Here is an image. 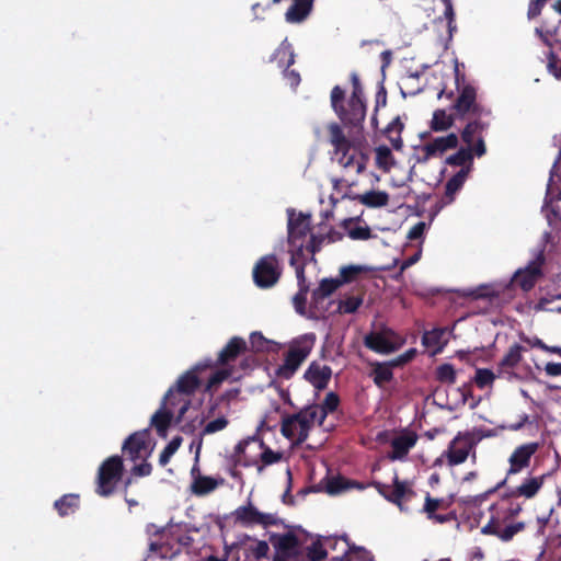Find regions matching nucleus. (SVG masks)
<instances>
[{
	"label": "nucleus",
	"instance_id": "f257e3e1",
	"mask_svg": "<svg viewBox=\"0 0 561 561\" xmlns=\"http://www.w3.org/2000/svg\"><path fill=\"white\" fill-rule=\"evenodd\" d=\"M457 95L450 106L458 121L466 122L460 136L465 144L474 141L476 136H483L490 126L492 110L479 102L478 90L471 83H461L456 78Z\"/></svg>",
	"mask_w": 561,
	"mask_h": 561
},
{
	"label": "nucleus",
	"instance_id": "f03ea898",
	"mask_svg": "<svg viewBox=\"0 0 561 561\" xmlns=\"http://www.w3.org/2000/svg\"><path fill=\"white\" fill-rule=\"evenodd\" d=\"M331 107L346 128H362L366 118V100L345 98V90L334 85L330 94Z\"/></svg>",
	"mask_w": 561,
	"mask_h": 561
},
{
	"label": "nucleus",
	"instance_id": "7ed1b4c3",
	"mask_svg": "<svg viewBox=\"0 0 561 561\" xmlns=\"http://www.w3.org/2000/svg\"><path fill=\"white\" fill-rule=\"evenodd\" d=\"M317 407H305L294 414L282 416L280 433L291 443L298 445L304 443L317 420Z\"/></svg>",
	"mask_w": 561,
	"mask_h": 561
},
{
	"label": "nucleus",
	"instance_id": "20e7f679",
	"mask_svg": "<svg viewBox=\"0 0 561 561\" xmlns=\"http://www.w3.org/2000/svg\"><path fill=\"white\" fill-rule=\"evenodd\" d=\"M328 130L330 144L333 146L335 154H340L337 158L339 163L344 169L355 168L357 174L362 173L366 168L368 158L363 153H350L352 144L337 123L330 124Z\"/></svg>",
	"mask_w": 561,
	"mask_h": 561
},
{
	"label": "nucleus",
	"instance_id": "39448f33",
	"mask_svg": "<svg viewBox=\"0 0 561 561\" xmlns=\"http://www.w3.org/2000/svg\"><path fill=\"white\" fill-rule=\"evenodd\" d=\"M353 551L348 541L344 537H323L312 541L307 547V558L310 561H339Z\"/></svg>",
	"mask_w": 561,
	"mask_h": 561
},
{
	"label": "nucleus",
	"instance_id": "423d86ee",
	"mask_svg": "<svg viewBox=\"0 0 561 561\" xmlns=\"http://www.w3.org/2000/svg\"><path fill=\"white\" fill-rule=\"evenodd\" d=\"M314 333H306L293 340L287 353L285 354L284 364L279 371L285 377H290L304 363L311 353L316 343Z\"/></svg>",
	"mask_w": 561,
	"mask_h": 561
},
{
	"label": "nucleus",
	"instance_id": "0eeeda50",
	"mask_svg": "<svg viewBox=\"0 0 561 561\" xmlns=\"http://www.w3.org/2000/svg\"><path fill=\"white\" fill-rule=\"evenodd\" d=\"M270 551L268 543L264 540L250 537L248 535L240 536L236 542L226 546V553H237V559L242 561H260L267 557Z\"/></svg>",
	"mask_w": 561,
	"mask_h": 561
},
{
	"label": "nucleus",
	"instance_id": "6e6552de",
	"mask_svg": "<svg viewBox=\"0 0 561 561\" xmlns=\"http://www.w3.org/2000/svg\"><path fill=\"white\" fill-rule=\"evenodd\" d=\"M283 273L275 254L262 256L253 267V282L259 288H271L279 280Z\"/></svg>",
	"mask_w": 561,
	"mask_h": 561
},
{
	"label": "nucleus",
	"instance_id": "1a4fd4ad",
	"mask_svg": "<svg viewBox=\"0 0 561 561\" xmlns=\"http://www.w3.org/2000/svg\"><path fill=\"white\" fill-rule=\"evenodd\" d=\"M123 478L122 458H107L99 469L98 493L107 496Z\"/></svg>",
	"mask_w": 561,
	"mask_h": 561
},
{
	"label": "nucleus",
	"instance_id": "9d476101",
	"mask_svg": "<svg viewBox=\"0 0 561 561\" xmlns=\"http://www.w3.org/2000/svg\"><path fill=\"white\" fill-rule=\"evenodd\" d=\"M404 341L391 329L371 331L364 339L367 348L378 354H390L398 351Z\"/></svg>",
	"mask_w": 561,
	"mask_h": 561
},
{
	"label": "nucleus",
	"instance_id": "9b49d317",
	"mask_svg": "<svg viewBox=\"0 0 561 561\" xmlns=\"http://www.w3.org/2000/svg\"><path fill=\"white\" fill-rule=\"evenodd\" d=\"M156 442L150 428H144L131 433L122 444L123 456H150Z\"/></svg>",
	"mask_w": 561,
	"mask_h": 561
},
{
	"label": "nucleus",
	"instance_id": "f8f14e48",
	"mask_svg": "<svg viewBox=\"0 0 561 561\" xmlns=\"http://www.w3.org/2000/svg\"><path fill=\"white\" fill-rule=\"evenodd\" d=\"M182 399H178V397L173 394V389H169L163 397L161 407L151 416L148 428H154L159 436L165 438L168 430L173 420V412L170 411L167 407L168 404L174 407L176 403H180Z\"/></svg>",
	"mask_w": 561,
	"mask_h": 561
},
{
	"label": "nucleus",
	"instance_id": "ddd939ff",
	"mask_svg": "<svg viewBox=\"0 0 561 561\" xmlns=\"http://www.w3.org/2000/svg\"><path fill=\"white\" fill-rule=\"evenodd\" d=\"M486 153V146L483 136H476L474 141L466 144V147H461L457 152L450 154L446 159V163L453 167H461L472 169L473 157H482Z\"/></svg>",
	"mask_w": 561,
	"mask_h": 561
},
{
	"label": "nucleus",
	"instance_id": "4468645a",
	"mask_svg": "<svg viewBox=\"0 0 561 561\" xmlns=\"http://www.w3.org/2000/svg\"><path fill=\"white\" fill-rule=\"evenodd\" d=\"M543 262V255L539 254L535 260L530 261L526 267L519 268L515 272L512 278V284L524 291L533 289L537 282L542 277Z\"/></svg>",
	"mask_w": 561,
	"mask_h": 561
},
{
	"label": "nucleus",
	"instance_id": "2eb2a0df",
	"mask_svg": "<svg viewBox=\"0 0 561 561\" xmlns=\"http://www.w3.org/2000/svg\"><path fill=\"white\" fill-rule=\"evenodd\" d=\"M311 231V215L288 210L287 240L288 244L305 243V239Z\"/></svg>",
	"mask_w": 561,
	"mask_h": 561
},
{
	"label": "nucleus",
	"instance_id": "dca6fc26",
	"mask_svg": "<svg viewBox=\"0 0 561 561\" xmlns=\"http://www.w3.org/2000/svg\"><path fill=\"white\" fill-rule=\"evenodd\" d=\"M527 352V347L514 343L512 344L503 358L499 362L496 370L497 377L503 378L507 381H512L517 378V375L514 373V369L518 366V364L523 360V354Z\"/></svg>",
	"mask_w": 561,
	"mask_h": 561
},
{
	"label": "nucleus",
	"instance_id": "f3484780",
	"mask_svg": "<svg viewBox=\"0 0 561 561\" xmlns=\"http://www.w3.org/2000/svg\"><path fill=\"white\" fill-rule=\"evenodd\" d=\"M481 439L482 437L476 433H459L442 456H474V447Z\"/></svg>",
	"mask_w": 561,
	"mask_h": 561
},
{
	"label": "nucleus",
	"instance_id": "a211bd4d",
	"mask_svg": "<svg viewBox=\"0 0 561 561\" xmlns=\"http://www.w3.org/2000/svg\"><path fill=\"white\" fill-rule=\"evenodd\" d=\"M274 561H304L298 540L293 535L280 536L275 542Z\"/></svg>",
	"mask_w": 561,
	"mask_h": 561
},
{
	"label": "nucleus",
	"instance_id": "6ab92c4d",
	"mask_svg": "<svg viewBox=\"0 0 561 561\" xmlns=\"http://www.w3.org/2000/svg\"><path fill=\"white\" fill-rule=\"evenodd\" d=\"M234 456H282L267 447L259 434L249 436L239 442L234 448Z\"/></svg>",
	"mask_w": 561,
	"mask_h": 561
},
{
	"label": "nucleus",
	"instance_id": "aec40b11",
	"mask_svg": "<svg viewBox=\"0 0 561 561\" xmlns=\"http://www.w3.org/2000/svg\"><path fill=\"white\" fill-rule=\"evenodd\" d=\"M234 518L238 523L244 526H267L274 524L276 520V517L274 515L261 513L256 507H254L251 504L238 507L234 511Z\"/></svg>",
	"mask_w": 561,
	"mask_h": 561
},
{
	"label": "nucleus",
	"instance_id": "412c9836",
	"mask_svg": "<svg viewBox=\"0 0 561 561\" xmlns=\"http://www.w3.org/2000/svg\"><path fill=\"white\" fill-rule=\"evenodd\" d=\"M525 524L522 522L504 525L500 515L492 516L491 520L482 528L483 534H491L503 541L511 540L516 534L522 531Z\"/></svg>",
	"mask_w": 561,
	"mask_h": 561
},
{
	"label": "nucleus",
	"instance_id": "4be33fe9",
	"mask_svg": "<svg viewBox=\"0 0 561 561\" xmlns=\"http://www.w3.org/2000/svg\"><path fill=\"white\" fill-rule=\"evenodd\" d=\"M469 173V168H462L447 181L445 185V193L435 205L436 211L442 210L445 206L455 201V195L462 188Z\"/></svg>",
	"mask_w": 561,
	"mask_h": 561
},
{
	"label": "nucleus",
	"instance_id": "5701e85b",
	"mask_svg": "<svg viewBox=\"0 0 561 561\" xmlns=\"http://www.w3.org/2000/svg\"><path fill=\"white\" fill-rule=\"evenodd\" d=\"M331 377L332 368L317 360L311 362L304 374V378L319 391L328 387Z\"/></svg>",
	"mask_w": 561,
	"mask_h": 561
},
{
	"label": "nucleus",
	"instance_id": "b1692460",
	"mask_svg": "<svg viewBox=\"0 0 561 561\" xmlns=\"http://www.w3.org/2000/svg\"><path fill=\"white\" fill-rule=\"evenodd\" d=\"M196 460H198V458H196ZM191 476V492L198 496L213 492L219 484L222 483L221 479L203 476L199 471L197 461H195L194 466L192 467Z\"/></svg>",
	"mask_w": 561,
	"mask_h": 561
},
{
	"label": "nucleus",
	"instance_id": "393cba45",
	"mask_svg": "<svg viewBox=\"0 0 561 561\" xmlns=\"http://www.w3.org/2000/svg\"><path fill=\"white\" fill-rule=\"evenodd\" d=\"M458 144V136L454 133H450L447 136L437 137L433 141L423 146V151L425 154L422 159H419V161L426 162L430 158L436 156L437 153L442 154L449 149L457 148Z\"/></svg>",
	"mask_w": 561,
	"mask_h": 561
},
{
	"label": "nucleus",
	"instance_id": "a878e982",
	"mask_svg": "<svg viewBox=\"0 0 561 561\" xmlns=\"http://www.w3.org/2000/svg\"><path fill=\"white\" fill-rule=\"evenodd\" d=\"M417 438V434L411 430H402L394 434L390 439L392 453L388 454V456H405L416 444Z\"/></svg>",
	"mask_w": 561,
	"mask_h": 561
},
{
	"label": "nucleus",
	"instance_id": "bb28decb",
	"mask_svg": "<svg viewBox=\"0 0 561 561\" xmlns=\"http://www.w3.org/2000/svg\"><path fill=\"white\" fill-rule=\"evenodd\" d=\"M282 0H272L273 4L280 3ZM314 0H293L291 5L285 13V20L288 23H301L311 13Z\"/></svg>",
	"mask_w": 561,
	"mask_h": 561
},
{
	"label": "nucleus",
	"instance_id": "cd10ccee",
	"mask_svg": "<svg viewBox=\"0 0 561 561\" xmlns=\"http://www.w3.org/2000/svg\"><path fill=\"white\" fill-rule=\"evenodd\" d=\"M380 492L388 499L390 502L396 503L401 511H407L408 507L405 503L409 502L414 493L405 482L394 481L393 486L388 488V490H380Z\"/></svg>",
	"mask_w": 561,
	"mask_h": 561
},
{
	"label": "nucleus",
	"instance_id": "c85d7f7f",
	"mask_svg": "<svg viewBox=\"0 0 561 561\" xmlns=\"http://www.w3.org/2000/svg\"><path fill=\"white\" fill-rule=\"evenodd\" d=\"M247 351V343L242 337L233 336L229 340L226 346L220 351L217 365L229 366L233 363L239 355Z\"/></svg>",
	"mask_w": 561,
	"mask_h": 561
},
{
	"label": "nucleus",
	"instance_id": "c756f323",
	"mask_svg": "<svg viewBox=\"0 0 561 561\" xmlns=\"http://www.w3.org/2000/svg\"><path fill=\"white\" fill-rule=\"evenodd\" d=\"M353 488L363 489L364 486L357 482L348 481L341 476L328 477L322 481L323 491L331 495L342 493Z\"/></svg>",
	"mask_w": 561,
	"mask_h": 561
},
{
	"label": "nucleus",
	"instance_id": "7c9ffc66",
	"mask_svg": "<svg viewBox=\"0 0 561 561\" xmlns=\"http://www.w3.org/2000/svg\"><path fill=\"white\" fill-rule=\"evenodd\" d=\"M393 367L394 365L391 360L383 363L376 362L371 364V373L369 376L378 388H383L386 383L393 379Z\"/></svg>",
	"mask_w": 561,
	"mask_h": 561
},
{
	"label": "nucleus",
	"instance_id": "2f4dec72",
	"mask_svg": "<svg viewBox=\"0 0 561 561\" xmlns=\"http://www.w3.org/2000/svg\"><path fill=\"white\" fill-rule=\"evenodd\" d=\"M199 379L195 371H186L176 381L175 386L172 387L173 392H178V396H191L199 387ZM175 396V393H173Z\"/></svg>",
	"mask_w": 561,
	"mask_h": 561
},
{
	"label": "nucleus",
	"instance_id": "473e14b6",
	"mask_svg": "<svg viewBox=\"0 0 561 561\" xmlns=\"http://www.w3.org/2000/svg\"><path fill=\"white\" fill-rule=\"evenodd\" d=\"M353 199L369 208L385 207L389 203V194L385 191H368L364 194H357Z\"/></svg>",
	"mask_w": 561,
	"mask_h": 561
},
{
	"label": "nucleus",
	"instance_id": "72a5a7b5",
	"mask_svg": "<svg viewBox=\"0 0 561 561\" xmlns=\"http://www.w3.org/2000/svg\"><path fill=\"white\" fill-rule=\"evenodd\" d=\"M455 121H458L454 111L447 113L446 110L437 108L433 113L430 127L433 131H445L454 126Z\"/></svg>",
	"mask_w": 561,
	"mask_h": 561
},
{
	"label": "nucleus",
	"instance_id": "f704fd0d",
	"mask_svg": "<svg viewBox=\"0 0 561 561\" xmlns=\"http://www.w3.org/2000/svg\"><path fill=\"white\" fill-rule=\"evenodd\" d=\"M340 405V397L337 393L331 391L327 393L321 404H309L308 407H317V420L318 424L321 426L329 413H333L337 410Z\"/></svg>",
	"mask_w": 561,
	"mask_h": 561
},
{
	"label": "nucleus",
	"instance_id": "c9c22d12",
	"mask_svg": "<svg viewBox=\"0 0 561 561\" xmlns=\"http://www.w3.org/2000/svg\"><path fill=\"white\" fill-rule=\"evenodd\" d=\"M403 128L404 124L402 123L400 116H397L387 125L383 130L385 136L388 138L394 150H401L403 147V140L401 137Z\"/></svg>",
	"mask_w": 561,
	"mask_h": 561
},
{
	"label": "nucleus",
	"instance_id": "e433bc0d",
	"mask_svg": "<svg viewBox=\"0 0 561 561\" xmlns=\"http://www.w3.org/2000/svg\"><path fill=\"white\" fill-rule=\"evenodd\" d=\"M270 61H277L278 67L289 68L295 62V54L291 45L284 39L271 56Z\"/></svg>",
	"mask_w": 561,
	"mask_h": 561
},
{
	"label": "nucleus",
	"instance_id": "4c0bfd02",
	"mask_svg": "<svg viewBox=\"0 0 561 561\" xmlns=\"http://www.w3.org/2000/svg\"><path fill=\"white\" fill-rule=\"evenodd\" d=\"M342 282L337 278H323L319 286L312 291V302L318 304L329 296H331L340 286Z\"/></svg>",
	"mask_w": 561,
	"mask_h": 561
},
{
	"label": "nucleus",
	"instance_id": "58836bf2",
	"mask_svg": "<svg viewBox=\"0 0 561 561\" xmlns=\"http://www.w3.org/2000/svg\"><path fill=\"white\" fill-rule=\"evenodd\" d=\"M291 248L289 250L290 252V260L289 264L291 267L295 268L296 277L299 278L300 270L302 271V275L305 274V268L307 265V257L305 255L306 245L302 242H299L297 244H289Z\"/></svg>",
	"mask_w": 561,
	"mask_h": 561
},
{
	"label": "nucleus",
	"instance_id": "ea45409f",
	"mask_svg": "<svg viewBox=\"0 0 561 561\" xmlns=\"http://www.w3.org/2000/svg\"><path fill=\"white\" fill-rule=\"evenodd\" d=\"M298 283V293L293 298V304L295 310L300 316L306 314V304H307V295L309 293V285L307 283L306 275H302V271L300 270L299 278H297Z\"/></svg>",
	"mask_w": 561,
	"mask_h": 561
},
{
	"label": "nucleus",
	"instance_id": "a19ab883",
	"mask_svg": "<svg viewBox=\"0 0 561 561\" xmlns=\"http://www.w3.org/2000/svg\"><path fill=\"white\" fill-rule=\"evenodd\" d=\"M543 484V476L526 479L516 488L515 493L526 499L534 497Z\"/></svg>",
	"mask_w": 561,
	"mask_h": 561
},
{
	"label": "nucleus",
	"instance_id": "79ce46f5",
	"mask_svg": "<svg viewBox=\"0 0 561 561\" xmlns=\"http://www.w3.org/2000/svg\"><path fill=\"white\" fill-rule=\"evenodd\" d=\"M78 495L67 494L55 502V507L58 511L59 515L65 516L70 513H73L75 510L78 507Z\"/></svg>",
	"mask_w": 561,
	"mask_h": 561
},
{
	"label": "nucleus",
	"instance_id": "37998d69",
	"mask_svg": "<svg viewBox=\"0 0 561 561\" xmlns=\"http://www.w3.org/2000/svg\"><path fill=\"white\" fill-rule=\"evenodd\" d=\"M496 377L497 373L495 374L491 369L478 368L476 370L473 381L478 388L484 389L485 387L491 386Z\"/></svg>",
	"mask_w": 561,
	"mask_h": 561
},
{
	"label": "nucleus",
	"instance_id": "c03bdc74",
	"mask_svg": "<svg viewBox=\"0 0 561 561\" xmlns=\"http://www.w3.org/2000/svg\"><path fill=\"white\" fill-rule=\"evenodd\" d=\"M392 153L387 146H379L376 149V163L383 171H389L392 167Z\"/></svg>",
	"mask_w": 561,
	"mask_h": 561
},
{
	"label": "nucleus",
	"instance_id": "a18cd8bd",
	"mask_svg": "<svg viewBox=\"0 0 561 561\" xmlns=\"http://www.w3.org/2000/svg\"><path fill=\"white\" fill-rule=\"evenodd\" d=\"M362 304L363 298L360 296H350L339 301L337 311L340 313H354Z\"/></svg>",
	"mask_w": 561,
	"mask_h": 561
},
{
	"label": "nucleus",
	"instance_id": "49530a36",
	"mask_svg": "<svg viewBox=\"0 0 561 561\" xmlns=\"http://www.w3.org/2000/svg\"><path fill=\"white\" fill-rule=\"evenodd\" d=\"M436 379L439 382L454 385L456 382V370L451 364H442L436 368Z\"/></svg>",
	"mask_w": 561,
	"mask_h": 561
},
{
	"label": "nucleus",
	"instance_id": "de8ad7c7",
	"mask_svg": "<svg viewBox=\"0 0 561 561\" xmlns=\"http://www.w3.org/2000/svg\"><path fill=\"white\" fill-rule=\"evenodd\" d=\"M363 272H365V267L359 265L343 266L340 270V278L337 279L342 282V285L345 283H351Z\"/></svg>",
	"mask_w": 561,
	"mask_h": 561
},
{
	"label": "nucleus",
	"instance_id": "09e8293b",
	"mask_svg": "<svg viewBox=\"0 0 561 561\" xmlns=\"http://www.w3.org/2000/svg\"><path fill=\"white\" fill-rule=\"evenodd\" d=\"M327 242L325 233H310V240L308 244L306 245V250L311 253V261L314 260V254L321 250L322 244Z\"/></svg>",
	"mask_w": 561,
	"mask_h": 561
},
{
	"label": "nucleus",
	"instance_id": "8fccbe9b",
	"mask_svg": "<svg viewBox=\"0 0 561 561\" xmlns=\"http://www.w3.org/2000/svg\"><path fill=\"white\" fill-rule=\"evenodd\" d=\"M232 376V369L224 366V368L216 370L208 379L207 388H213L220 385L224 380Z\"/></svg>",
	"mask_w": 561,
	"mask_h": 561
},
{
	"label": "nucleus",
	"instance_id": "3c124183",
	"mask_svg": "<svg viewBox=\"0 0 561 561\" xmlns=\"http://www.w3.org/2000/svg\"><path fill=\"white\" fill-rule=\"evenodd\" d=\"M339 561H373L369 553L362 548H353L346 557H342Z\"/></svg>",
	"mask_w": 561,
	"mask_h": 561
},
{
	"label": "nucleus",
	"instance_id": "603ef678",
	"mask_svg": "<svg viewBox=\"0 0 561 561\" xmlns=\"http://www.w3.org/2000/svg\"><path fill=\"white\" fill-rule=\"evenodd\" d=\"M347 233L353 240H368L371 238V230L368 226H356L350 229Z\"/></svg>",
	"mask_w": 561,
	"mask_h": 561
},
{
	"label": "nucleus",
	"instance_id": "864d4df0",
	"mask_svg": "<svg viewBox=\"0 0 561 561\" xmlns=\"http://www.w3.org/2000/svg\"><path fill=\"white\" fill-rule=\"evenodd\" d=\"M442 2L445 5L444 15L448 23L449 34L451 35L453 32L456 30L455 11H454V7H453V2H451V0H442Z\"/></svg>",
	"mask_w": 561,
	"mask_h": 561
},
{
	"label": "nucleus",
	"instance_id": "5fc2aeb1",
	"mask_svg": "<svg viewBox=\"0 0 561 561\" xmlns=\"http://www.w3.org/2000/svg\"><path fill=\"white\" fill-rule=\"evenodd\" d=\"M350 80L352 83L351 96H354V99L358 98V99L365 100L364 88L362 85L358 75L356 72H352L350 76Z\"/></svg>",
	"mask_w": 561,
	"mask_h": 561
},
{
	"label": "nucleus",
	"instance_id": "6e6d98bb",
	"mask_svg": "<svg viewBox=\"0 0 561 561\" xmlns=\"http://www.w3.org/2000/svg\"><path fill=\"white\" fill-rule=\"evenodd\" d=\"M350 80L352 83L351 96H354V99L358 98V99L365 100L364 88L362 85L358 75L356 72H352L350 76Z\"/></svg>",
	"mask_w": 561,
	"mask_h": 561
},
{
	"label": "nucleus",
	"instance_id": "4d7b16f0",
	"mask_svg": "<svg viewBox=\"0 0 561 561\" xmlns=\"http://www.w3.org/2000/svg\"><path fill=\"white\" fill-rule=\"evenodd\" d=\"M228 425V420L225 416L217 417L206 424L204 434H213L224 430Z\"/></svg>",
	"mask_w": 561,
	"mask_h": 561
},
{
	"label": "nucleus",
	"instance_id": "13d9d810",
	"mask_svg": "<svg viewBox=\"0 0 561 561\" xmlns=\"http://www.w3.org/2000/svg\"><path fill=\"white\" fill-rule=\"evenodd\" d=\"M520 505L508 504L507 502H502L496 506L497 515H500V513H503L504 518L516 516L520 512Z\"/></svg>",
	"mask_w": 561,
	"mask_h": 561
},
{
	"label": "nucleus",
	"instance_id": "bf43d9fd",
	"mask_svg": "<svg viewBox=\"0 0 561 561\" xmlns=\"http://www.w3.org/2000/svg\"><path fill=\"white\" fill-rule=\"evenodd\" d=\"M559 59L553 50H550L548 54V62L547 68L548 71L553 75L556 78H561V66H558Z\"/></svg>",
	"mask_w": 561,
	"mask_h": 561
},
{
	"label": "nucleus",
	"instance_id": "052dcab7",
	"mask_svg": "<svg viewBox=\"0 0 561 561\" xmlns=\"http://www.w3.org/2000/svg\"><path fill=\"white\" fill-rule=\"evenodd\" d=\"M518 336H519V340L523 343L527 344L529 347H536V348H539L541 351L547 348V344L541 339H539L537 336L530 337V336L526 335L524 332H520L518 334Z\"/></svg>",
	"mask_w": 561,
	"mask_h": 561
},
{
	"label": "nucleus",
	"instance_id": "680f3d73",
	"mask_svg": "<svg viewBox=\"0 0 561 561\" xmlns=\"http://www.w3.org/2000/svg\"><path fill=\"white\" fill-rule=\"evenodd\" d=\"M529 467V458H511L508 474L520 472Z\"/></svg>",
	"mask_w": 561,
	"mask_h": 561
},
{
	"label": "nucleus",
	"instance_id": "e2e57ef3",
	"mask_svg": "<svg viewBox=\"0 0 561 561\" xmlns=\"http://www.w3.org/2000/svg\"><path fill=\"white\" fill-rule=\"evenodd\" d=\"M546 1L541 0H529L527 16L529 20L535 19L541 14L543 7L546 5Z\"/></svg>",
	"mask_w": 561,
	"mask_h": 561
},
{
	"label": "nucleus",
	"instance_id": "0e129e2a",
	"mask_svg": "<svg viewBox=\"0 0 561 561\" xmlns=\"http://www.w3.org/2000/svg\"><path fill=\"white\" fill-rule=\"evenodd\" d=\"M183 442L182 436H174L168 445L163 448L159 456H173V454L179 449Z\"/></svg>",
	"mask_w": 561,
	"mask_h": 561
},
{
	"label": "nucleus",
	"instance_id": "69168bd1",
	"mask_svg": "<svg viewBox=\"0 0 561 561\" xmlns=\"http://www.w3.org/2000/svg\"><path fill=\"white\" fill-rule=\"evenodd\" d=\"M250 343L256 352H262L265 350L267 341L260 332H254L250 336Z\"/></svg>",
	"mask_w": 561,
	"mask_h": 561
},
{
	"label": "nucleus",
	"instance_id": "338daca9",
	"mask_svg": "<svg viewBox=\"0 0 561 561\" xmlns=\"http://www.w3.org/2000/svg\"><path fill=\"white\" fill-rule=\"evenodd\" d=\"M425 227H426L425 222H423V221H420V222L415 224L414 226H412L408 232V236H407L408 239L409 240L420 239L425 231Z\"/></svg>",
	"mask_w": 561,
	"mask_h": 561
},
{
	"label": "nucleus",
	"instance_id": "774afa93",
	"mask_svg": "<svg viewBox=\"0 0 561 561\" xmlns=\"http://www.w3.org/2000/svg\"><path fill=\"white\" fill-rule=\"evenodd\" d=\"M547 220L550 226H557L561 224V211L557 206H551L547 213Z\"/></svg>",
	"mask_w": 561,
	"mask_h": 561
}]
</instances>
